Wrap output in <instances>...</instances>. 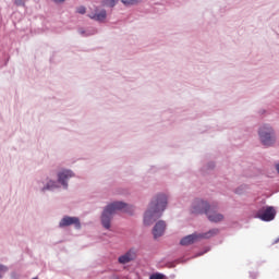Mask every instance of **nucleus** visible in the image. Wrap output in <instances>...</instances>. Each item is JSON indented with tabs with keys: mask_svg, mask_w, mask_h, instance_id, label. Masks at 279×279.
<instances>
[{
	"mask_svg": "<svg viewBox=\"0 0 279 279\" xmlns=\"http://www.w3.org/2000/svg\"><path fill=\"white\" fill-rule=\"evenodd\" d=\"M59 226L60 228H66V226H75V228H80V218L65 216L62 218Z\"/></svg>",
	"mask_w": 279,
	"mask_h": 279,
	"instance_id": "6e6552de",
	"label": "nucleus"
},
{
	"mask_svg": "<svg viewBox=\"0 0 279 279\" xmlns=\"http://www.w3.org/2000/svg\"><path fill=\"white\" fill-rule=\"evenodd\" d=\"M165 230H167V223L165 221L159 220L156 222L155 227L153 228L154 239H159V236H162V234H165Z\"/></svg>",
	"mask_w": 279,
	"mask_h": 279,
	"instance_id": "9d476101",
	"label": "nucleus"
},
{
	"mask_svg": "<svg viewBox=\"0 0 279 279\" xmlns=\"http://www.w3.org/2000/svg\"><path fill=\"white\" fill-rule=\"evenodd\" d=\"M277 173H279V162L276 165Z\"/></svg>",
	"mask_w": 279,
	"mask_h": 279,
	"instance_id": "aec40b11",
	"label": "nucleus"
},
{
	"mask_svg": "<svg viewBox=\"0 0 279 279\" xmlns=\"http://www.w3.org/2000/svg\"><path fill=\"white\" fill-rule=\"evenodd\" d=\"M149 279H165V275L162 274H154Z\"/></svg>",
	"mask_w": 279,
	"mask_h": 279,
	"instance_id": "2eb2a0df",
	"label": "nucleus"
},
{
	"mask_svg": "<svg viewBox=\"0 0 279 279\" xmlns=\"http://www.w3.org/2000/svg\"><path fill=\"white\" fill-rule=\"evenodd\" d=\"M167 208V195L160 194L149 204L148 209L144 214L145 226H151L154 221L160 219L162 213Z\"/></svg>",
	"mask_w": 279,
	"mask_h": 279,
	"instance_id": "f257e3e1",
	"label": "nucleus"
},
{
	"mask_svg": "<svg viewBox=\"0 0 279 279\" xmlns=\"http://www.w3.org/2000/svg\"><path fill=\"white\" fill-rule=\"evenodd\" d=\"M53 1H56V3H62V1L64 0H53Z\"/></svg>",
	"mask_w": 279,
	"mask_h": 279,
	"instance_id": "412c9836",
	"label": "nucleus"
},
{
	"mask_svg": "<svg viewBox=\"0 0 279 279\" xmlns=\"http://www.w3.org/2000/svg\"><path fill=\"white\" fill-rule=\"evenodd\" d=\"M102 3L108 8H114V5H117V0H105Z\"/></svg>",
	"mask_w": 279,
	"mask_h": 279,
	"instance_id": "ddd939ff",
	"label": "nucleus"
},
{
	"mask_svg": "<svg viewBox=\"0 0 279 279\" xmlns=\"http://www.w3.org/2000/svg\"><path fill=\"white\" fill-rule=\"evenodd\" d=\"M16 5H25V0H15Z\"/></svg>",
	"mask_w": 279,
	"mask_h": 279,
	"instance_id": "6ab92c4d",
	"label": "nucleus"
},
{
	"mask_svg": "<svg viewBox=\"0 0 279 279\" xmlns=\"http://www.w3.org/2000/svg\"><path fill=\"white\" fill-rule=\"evenodd\" d=\"M136 259V248L129 250L125 254L121 255L118 258V263L120 265H128V263H132V260Z\"/></svg>",
	"mask_w": 279,
	"mask_h": 279,
	"instance_id": "0eeeda50",
	"label": "nucleus"
},
{
	"mask_svg": "<svg viewBox=\"0 0 279 279\" xmlns=\"http://www.w3.org/2000/svg\"><path fill=\"white\" fill-rule=\"evenodd\" d=\"M73 175H75V174L71 170H62L61 172L58 173V180H59L60 184H62V186H64V189H68L69 183H66V181L71 178H73Z\"/></svg>",
	"mask_w": 279,
	"mask_h": 279,
	"instance_id": "1a4fd4ad",
	"label": "nucleus"
},
{
	"mask_svg": "<svg viewBox=\"0 0 279 279\" xmlns=\"http://www.w3.org/2000/svg\"><path fill=\"white\" fill-rule=\"evenodd\" d=\"M209 221H211L213 223H219V221H223V216L219 213L215 211V206L211 205L209 211H207V216H206Z\"/></svg>",
	"mask_w": 279,
	"mask_h": 279,
	"instance_id": "9b49d317",
	"label": "nucleus"
},
{
	"mask_svg": "<svg viewBox=\"0 0 279 279\" xmlns=\"http://www.w3.org/2000/svg\"><path fill=\"white\" fill-rule=\"evenodd\" d=\"M259 141L265 147H271L276 143V133L274 129L268 124L263 125L259 131Z\"/></svg>",
	"mask_w": 279,
	"mask_h": 279,
	"instance_id": "7ed1b4c3",
	"label": "nucleus"
},
{
	"mask_svg": "<svg viewBox=\"0 0 279 279\" xmlns=\"http://www.w3.org/2000/svg\"><path fill=\"white\" fill-rule=\"evenodd\" d=\"M49 190V189H56V182H53V181H50L48 184H47V186L46 187H44V191L45 190Z\"/></svg>",
	"mask_w": 279,
	"mask_h": 279,
	"instance_id": "f3484780",
	"label": "nucleus"
},
{
	"mask_svg": "<svg viewBox=\"0 0 279 279\" xmlns=\"http://www.w3.org/2000/svg\"><path fill=\"white\" fill-rule=\"evenodd\" d=\"M8 271V267L0 264V278H3V274Z\"/></svg>",
	"mask_w": 279,
	"mask_h": 279,
	"instance_id": "4468645a",
	"label": "nucleus"
},
{
	"mask_svg": "<svg viewBox=\"0 0 279 279\" xmlns=\"http://www.w3.org/2000/svg\"><path fill=\"white\" fill-rule=\"evenodd\" d=\"M77 12H78V14H86V8L85 7H80L77 9Z\"/></svg>",
	"mask_w": 279,
	"mask_h": 279,
	"instance_id": "a211bd4d",
	"label": "nucleus"
},
{
	"mask_svg": "<svg viewBox=\"0 0 279 279\" xmlns=\"http://www.w3.org/2000/svg\"><path fill=\"white\" fill-rule=\"evenodd\" d=\"M257 219L262 221H274L276 219V209L274 207H262L256 213Z\"/></svg>",
	"mask_w": 279,
	"mask_h": 279,
	"instance_id": "423d86ee",
	"label": "nucleus"
},
{
	"mask_svg": "<svg viewBox=\"0 0 279 279\" xmlns=\"http://www.w3.org/2000/svg\"><path fill=\"white\" fill-rule=\"evenodd\" d=\"M211 206L213 205H209L208 202L197 198L192 205V213H194V215H207Z\"/></svg>",
	"mask_w": 279,
	"mask_h": 279,
	"instance_id": "39448f33",
	"label": "nucleus"
},
{
	"mask_svg": "<svg viewBox=\"0 0 279 279\" xmlns=\"http://www.w3.org/2000/svg\"><path fill=\"white\" fill-rule=\"evenodd\" d=\"M216 234H219V230L218 229H211L206 233L203 234H197V233H193L190 235H186L185 238H183L181 240V245H193V243H197V241H199V239H210L211 236H215Z\"/></svg>",
	"mask_w": 279,
	"mask_h": 279,
	"instance_id": "20e7f679",
	"label": "nucleus"
},
{
	"mask_svg": "<svg viewBox=\"0 0 279 279\" xmlns=\"http://www.w3.org/2000/svg\"><path fill=\"white\" fill-rule=\"evenodd\" d=\"M88 16L93 21H98L99 23H101V22L106 21V16H108V14L106 13V10H101L96 13H90Z\"/></svg>",
	"mask_w": 279,
	"mask_h": 279,
	"instance_id": "f8f14e48",
	"label": "nucleus"
},
{
	"mask_svg": "<svg viewBox=\"0 0 279 279\" xmlns=\"http://www.w3.org/2000/svg\"><path fill=\"white\" fill-rule=\"evenodd\" d=\"M117 210H122L123 213L132 214L134 208L132 206L123 203V202H114L108 205L101 215V223L106 230H110V222L112 221V216L117 213Z\"/></svg>",
	"mask_w": 279,
	"mask_h": 279,
	"instance_id": "f03ea898",
	"label": "nucleus"
},
{
	"mask_svg": "<svg viewBox=\"0 0 279 279\" xmlns=\"http://www.w3.org/2000/svg\"><path fill=\"white\" fill-rule=\"evenodd\" d=\"M122 3L124 5H134V3H136V0H122Z\"/></svg>",
	"mask_w": 279,
	"mask_h": 279,
	"instance_id": "dca6fc26",
	"label": "nucleus"
}]
</instances>
